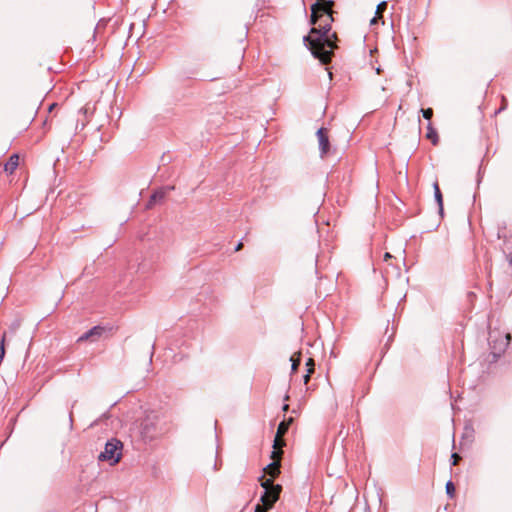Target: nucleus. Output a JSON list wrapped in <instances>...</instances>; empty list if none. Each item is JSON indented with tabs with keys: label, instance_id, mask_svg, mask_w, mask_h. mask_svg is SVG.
Here are the masks:
<instances>
[{
	"label": "nucleus",
	"instance_id": "nucleus-15",
	"mask_svg": "<svg viewBox=\"0 0 512 512\" xmlns=\"http://www.w3.org/2000/svg\"><path fill=\"white\" fill-rule=\"evenodd\" d=\"M261 486L265 489V491L270 490V488H274L276 485L273 484V479H265L264 476L261 477Z\"/></svg>",
	"mask_w": 512,
	"mask_h": 512
},
{
	"label": "nucleus",
	"instance_id": "nucleus-29",
	"mask_svg": "<svg viewBox=\"0 0 512 512\" xmlns=\"http://www.w3.org/2000/svg\"><path fill=\"white\" fill-rule=\"evenodd\" d=\"M322 18L319 19V21L317 22L318 25L319 24H327V16L325 17V19L321 20Z\"/></svg>",
	"mask_w": 512,
	"mask_h": 512
},
{
	"label": "nucleus",
	"instance_id": "nucleus-8",
	"mask_svg": "<svg viewBox=\"0 0 512 512\" xmlns=\"http://www.w3.org/2000/svg\"><path fill=\"white\" fill-rule=\"evenodd\" d=\"M106 329L102 326H95L91 328L89 331L84 333L82 336L79 337L78 342L83 341H95L99 339L104 333Z\"/></svg>",
	"mask_w": 512,
	"mask_h": 512
},
{
	"label": "nucleus",
	"instance_id": "nucleus-25",
	"mask_svg": "<svg viewBox=\"0 0 512 512\" xmlns=\"http://www.w3.org/2000/svg\"><path fill=\"white\" fill-rule=\"evenodd\" d=\"M312 374H313V373H309V372L307 371V373L304 375V383H305V384H307V383L309 382L310 377H311V375H312Z\"/></svg>",
	"mask_w": 512,
	"mask_h": 512
},
{
	"label": "nucleus",
	"instance_id": "nucleus-16",
	"mask_svg": "<svg viewBox=\"0 0 512 512\" xmlns=\"http://www.w3.org/2000/svg\"><path fill=\"white\" fill-rule=\"evenodd\" d=\"M288 429L289 428L287 427L286 423L281 422L278 425L277 432H276V435H278V438H283L284 435L286 434V432L288 431Z\"/></svg>",
	"mask_w": 512,
	"mask_h": 512
},
{
	"label": "nucleus",
	"instance_id": "nucleus-12",
	"mask_svg": "<svg viewBox=\"0 0 512 512\" xmlns=\"http://www.w3.org/2000/svg\"><path fill=\"white\" fill-rule=\"evenodd\" d=\"M301 355H302L301 352L298 351V352H295L290 358V361L292 362L291 370L293 373H295L298 370V367L301 363Z\"/></svg>",
	"mask_w": 512,
	"mask_h": 512
},
{
	"label": "nucleus",
	"instance_id": "nucleus-3",
	"mask_svg": "<svg viewBox=\"0 0 512 512\" xmlns=\"http://www.w3.org/2000/svg\"><path fill=\"white\" fill-rule=\"evenodd\" d=\"M122 443L119 440L112 439L105 445L104 451L99 456V461H107L110 465L117 464L121 459Z\"/></svg>",
	"mask_w": 512,
	"mask_h": 512
},
{
	"label": "nucleus",
	"instance_id": "nucleus-23",
	"mask_svg": "<svg viewBox=\"0 0 512 512\" xmlns=\"http://www.w3.org/2000/svg\"><path fill=\"white\" fill-rule=\"evenodd\" d=\"M271 507H266L263 503L262 505L258 504L255 507V512H267Z\"/></svg>",
	"mask_w": 512,
	"mask_h": 512
},
{
	"label": "nucleus",
	"instance_id": "nucleus-13",
	"mask_svg": "<svg viewBox=\"0 0 512 512\" xmlns=\"http://www.w3.org/2000/svg\"><path fill=\"white\" fill-rule=\"evenodd\" d=\"M435 198L439 205L440 212L443 211V197L437 182L434 183Z\"/></svg>",
	"mask_w": 512,
	"mask_h": 512
},
{
	"label": "nucleus",
	"instance_id": "nucleus-4",
	"mask_svg": "<svg viewBox=\"0 0 512 512\" xmlns=\"http://www.w3.org/2000/svg\"><path fill=\"white\" fill-rule=\"evenodd\" d=\"M333 5L334 2L331 0H316V3L311 6V24L316 25L319 19L324 17V14L333 16Z\"/></svg>",
	"mask_w": 512,
	"mask_h": 512
},
{
	"label": "nucleus",
	"instance_id": "nucleus-28",
	"mask_svg": "<svg viewBox=\"0 0 512 512\" xmlns=\"http://www.w3.org/2000/svg\"><path fill=\"white\" fill-rule=\"evenodd\" d=\"M242 248H243V243H242V242H239V243L237 244V246L235 247V251H236V252H238V251L242 250Z\"/></svg>",
	"mask_w": 512,
	"mask_h": 512
},
{
	"label": "nucleus",
	"instance_id": "nucleus-21",
	"mask_svg": "<svg viewBox=\"0 0 512 512\" xmlns=\"http://www.w3.org/2000/svg\"><path fill=\"white\" fill-rule=\"evenodd\" d=\"M423 117L427 120H430L433 116V110L431 108L422 109L421 110Z\"/></svg>",
	"mask_w": 512,
	"mask_h": 512
},
{
	"label": "nucleus",
	"instance_id": "nucleus-10",
	"mask_svg": "<svg viewBox=\"0 0 512 512\" xmlns=\"http://www.w3.org/2000/svg\"><path fill=\"white\" fill-rule=\"evenodd\" d=\"M165 196H166V191L163 189L154 192L151 195V197L147 203V208L151 209L154 206V204H156L157 202L163 201Z\"/></svg>",
	"mask_w": 512,
	"mask_h": 512
},
{
	"label": "nucleus",
	"instance_id": "nucleus-27",
	"mask_svg": "<svg viewBox=\"0 0 512 512\" xmlns=\"http://www.w3.org/2000/svg\"><path fill=\"white\" fill-rule=\"evenodd\" d=\"M393 256L389 253V252H386L384 254V261H388L392 258Z\"/></svg>",
	"mask_w": 512,
	"mask_h": 512
},
{
	"label": "nucleus",
	"instance_id": "nucleus-11",
	"mask_svg": "<svg viewBox=\"0 0 512 512\" xmlns=\"http://www.w3.org/2000/svg\"><path fill=\"white\" fill-rule=\"evenodd\" d=\"M387 8V3L385 1L378 4L376 9V16L370 21L371 24L377 23L378 19H381L383 17V13Z\"/></svg>",
	"mask_w": 512,
	"mask_h": 512
},
{
	"label": "nucleus",
	"instance_id": "nucleus-14",
	"mask_svg": "<svg viewBox=\"0 0 512 512\" xmlns=\"http://www.w3.org/2000/svg\"><path fill=\"white\" fill-rule=\"evenodd\" d=\"M285 446V441L283 438H278V435H275L272 452H283L282 448Z\"/></svg>",
	"mask_w": 512,
	"mask_h": 512
},
{
	"label": "nucleus",
	"instance_id": "nucleus-19",
	"mask_svg": "<svg viewBox=\"0 0 512 512\" xmlns=\"http://www.w3.org/2000/svg\"><path fill=\"white\" fill-rule=\"evenodd\" d=\"M446 492H447V494L449 495L450 498L454 497V495H455V486H454L453 482L448 481L446 483Z\"/></svg>",
	"mask_w": 512,
	"mask_h": 512
},
{
	"label": "nucleus",
	"instance_id": "nucleus-24",
	"mask_svg": "<svg viewBox=\"0 0 512 512\" xmlns=\"http://www.w3.org/2000/svg\"><path fill=\"white\" fill-rule=\"evenodd\" d=\"M453 465H457L459 460L461 459L457 453L452 454Z\"/></svg>",
	"mask_w": 512,
	"mask_h": 512
},
{
	"label": "nucleus",
	"instance_id": "nucleus-6",
	"mask_svg": "<svg viewBox=\"0 0 512 512\" xmlns=\"http://www.w3.org/2000/svg\"><path fill=\"white\" fill-rule=\"evenodd\" d=\"M281 491V485L277 484L274 488H270V490L264 492V494L261 496V502L266 507L272 508L275 502L279 499Z\"/></svg>",
	"mask_w": 512,
	"mask_h": 512
},
{
	"label": "nucleus",
	"instance_id": "nucleus-7",
	"mask_svg": "<svg viewBox=\"0 0 512 512\" xmlns=\"http://www.w3.org/2000/svg\"><path fill=\"white\" fill-rule=\"evenodd\" d=\"M317 138L319 142V148L321 150V156L324 157L330 150L328 130L326 128H320L317 131Z\"/></svg>",
	"mask_w": 512,
	"mask_h": 512
},
{
	"label": "nucleus",
	"instance_id": "nucleus-22",
	"mask_svg": "<svg viewBox=\"0 0 512 512\" xmlns=\"http://www.w3.org/2000/svg\"><path fill=\"white\" fill-rule=\"evenodd\" d=\"M306 366H307V371L309 373H314V367H315V363H314V360L313 358H309L306 362Z\"/></svg>",
	"mask_w": 512,
	"mask_h": 512
},
{
	"label": "nucleus",
	"instance_id": "nucleus-9",
	"mask_svg": "<svg viewBox=\"0 0 512 512\" xmlns=\"http://www.w3.org/2000/svg\"><path fill=\"white\" fill-rule=\"evenodd\" d=\"M19 161H20V157L18 154L11 155L10 158L8 159V161L4 165V171L9 175L13 174L14 171L19 166Z\"/></svg>",
	"mask_w": 512,
	"mask_h": 512
},
{
	"label": "nucleus",
	"instance_id": "nucleus-2",
	"mask_svg": "<svg viewBox=\"0 0 512 512\" xmlns=\"http://www.w3.org/2000/svg\"><path fill=\"white\" fill-rule=\"evenodd\" d=\"M169 430L166 417L157 412L148 413L141 423V436L145 440H154Z\"/></svg>",
	"mask_w": 512,
	"mask_h": 512
},
{
	"label": "nucleus",
	"instance_id": "nucleus-5",
	"mask_svg": "<svg viewBox=\"0 0 512 512\" xmlns=\"http://www.w3.org/2000/svg\"><path fill=\"white\" fill-rule=\"evenodd\" d=\"M282 455L283 452H272L271 459L273 460V462L264 468V473L270 475L272 478L277 477L280 474V461Z\"/></svg>",
	"mask_w": 512,
	"mask_h": 512
},
{
	"label": "nucleus",
	"instance_id": "nucleus-30",
	"mask_svg": "<svg viewBox=\"0 0 512 512\" xmlns=\"http://www.w3.org/2000/svg\"><path fill=\"white\" fill-rule=\"evenodd\" d=\"M282 410L284 412L288 411L289 410V405L288 404H285L283 407H282Z\"/></svg>",
	"mask_w": 512,
	"mask_h": 512
},
{
	"label": "nucleus",
	"instance_id": "nucleus-31",
	"mask_svg": "<svg viewBox=\"0 0 512 512\" xmlns=\"http://www.w3.org/2000/svg\"><path fill=\"white\" fill-rule=\"evenodd\" d=\"M55 106H56L55 103L51 104L50 107H49V110L51 111Z\"/></svg>",
	"mask_w": 512,
	"mask_h": 512
},
{
	"label": "nucleus",
	"instance_id": "nucleus-1",
	"mask_svg": "<svg viewBox=\"0 0 512 512\" xmlns=\"http://www.w3.org/2000/svg\"><path fill=\"white\" fill-rule=\"evenodd\" d=\"M333 21V16L328 15L327 24H319L317 27H312L309 34L304 37V41L307 42L312 55L324 65L331 62L334 50L337 48V33L331 32Z\"/></svg>",
	"mask_w": 512,
	"mask_h": 512
},
{
	"label": "nucleus",
	"instance_id": "nucleus-18",
	"mask_svg": "<svg viewBox=\"0 0 512 512\" xmlns=\"http://www.w3.org/2000/svg\"><path fill=\"white\" fill-rule=\"evenodd\" d=\"M426 136L428 139H430L432 141L433 144L437 143V140H438L437 134L430 125H428V132H427Z\"/></svg>",
	"mask_w": 512,
	"mask_h": 512
},
{
	"label": "nucleus",
	"instance_id": "nucleus-20",
	"mask_svg": "<svg viewBox=\"0 0 512 512\" xmlns=\"http://www.w3.org/2000/svg\"><path fill=\"white\" fill-rule=\"evenodd\" d=\"M5 341H6V333L3 334L0 342V360L3 359L5 355Z\"/></svg>",
	"mask_w": 512,
	"mask_h": 512
},
{
	"label": "nucleus",
	"instance_id": "nucleus-17",
	"mask_svg": "<svg viewBox=\"0 0 512 512\" xmlns=\"http://www.w3.org/2000/svg\"><path fill=\"white\" fill-rule=\"evenodd\" d=\"M21 325H22V320L20 318H15L9 327L10 332L16 333V331L21 327Z\"/></svg>",
	"mask_w": 512,
	"mask_h": 512
},
{
	"label": "nucleus",
	"instance_id": "nucleus-26",
	"mask_svg": "<svg viewBox=\"0 0 512 512\" xmlns=\"http://www.w3.org/2000/svg\"><path fill=\"white\" fill-rule=\"evenodd\" d=\"M282 422L286 423L287 427L289 428V426L293 423V418L290 417L287 420H283Z\"/></svg>",
	"mask_w": 512,
	"mask_h": 512
}]
</instances>
